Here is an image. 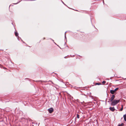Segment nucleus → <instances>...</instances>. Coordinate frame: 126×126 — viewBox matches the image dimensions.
Returning <instances> with one entry per match:
<instances>
[{"mask_svg": "<svg viewBox=\"0 0 126 126\" xmlns=\"http://www.w3.org/2000/svg\"><path fill=\"white\" fill-rule=\"evenodd\" d=\"M111 101V105L112 106H114L119 102L120 100L114 99L112 101Z\"/></svg>", "mask_w": 126, "mask_h": 126, "instance_id": "f257e3e1", "label": "nucleus"}, {"mask_svg": "<svg viewBox=\"0 0 126 126\" xmlns=\"http://www.w3.org/2000/svg\"><path fill=\"white\" fill-rule=\"evenodd\" d=\"M49 112L50 113H52L53 111V109L52 108H50L48 110Z\"/></svg>", "mask_w": 126, "mask_h": 126, "instance_id": "f03ea898", "label": "nucleus"}, {"mask_svg": "<svg viewBox=\"0 0 126 126\" xmlns=\"http://www.w3.org/2000/svg\"><path fill=\"white\" fill-rule=\"evenodd\" d=\"M109 109L112 112L114 111L115 110L114 107H110L109 108Z\"/></svg>", "mask_w": 126, "mask_h": 126, "instance_id": "7ed1b4c3", "label": "nucleus"}, {"mask_svg": "<svg viewBox=\"0 0 126 126\" xmlns=\"http://www.w3.org/2000/svg\"><path fill=\"white\" fill-rule=\"evenodd\" d=\"M115 97V96L114 95H112L111 96L110 99V101H112L114 100V99Z\"/></svg>", "mask_w": 126, "mask_h": 126, "instance_id": "20e7f679", "label": "nucleus"}, {"mask_svg": "<svg viewBox=\"0 0 126 126\" xmlns=\"http://www.w3.org/2000/svg\"><path fill=\"white\" fill-rule=\"evenodd\" d=\"M115 92L114 90H111L110 91V93L112 94H114Z\"/></svg>", "mask_w": 126, "mask_h": 126, "instance_id": "39448f33", "label": "nucleus"}, {"mask_svg": "<svg viewBox=\"0 0 126 126\" xmlns=\"http://www.w3.org/2000/svg\"><path fill=\"white\" fill-rule=\"evenodd\" d=\"M123 117L124 120L126 122V115L125 114L124 115Z\"/></svg>", "mask_w": 126, "mask_h": 126, "instance_id": "423d86ee", "label": "nucleus"}, {"mask_svg": "<svg viewBox=\"0 0 126 126\" xmlns=\"http://www.w3.org/2000/svg\"><path fill=\"white\" fill-rule=\"evenodd\" d=\"M15 35L16 36H18V33L16 32H15Z\"/></svg>", "mask_w": 126, "mask_h": 126, "instance_id": "0eeeda50", "label": "nucleus"}, {"mask_svg": "<svg viewBox=\"0 0 126 126\" xmlns=\"http://www.w3.org/2000/svg\"><path fill=\"white\" fill-rule=\"evenodd\" d=\"M124 125V124H123V123H122L121 124H119V125H118L117 126H122L123 125Z\"/></svg>", "mask_w": 126, "mask_h": 126, "instance_id": "6e6552de", "label": "nucleus"}, {"mask_svg": "<svg viewBox=\"0 0 126 126\" xmlns=\"http://www.w3.org/2000/svg\"><path fill=\"white\" fill-rule=\"evenodd\" d=\"M119 89V88H116L114 90V91H115V92L116 91H117V90H118Z\"/></svg>", "mask_w": 126, "mask_h": 126, "instance_id": "1a4fd4ad", "label": "nucleus"}, {"mask_svg": "<svg viewBox=\"0 0 126 126\" xmlns=\"http://www.w3.org/2000/svg\"><path fill=\"white\" fill-rule=\"evenodd\" d=\"M121 106H122V108H121V109H120V110L121 111H122L123 110V105H121Z\"/></svg>", "mask_w": 126, "mask_h": 126, "instance_id": "9d476101", "label": "nucleus"}, {"mask_svg": "<svg viewBox=\"0 0 126 126\" xmlns=\"http://www.w3.org/2000/svg\"><path fill=\"white\" fill-rule=\"evenodd\" d=\"M79 114H77V117L78 118H79Z\"/></svg>", "mask_w": 126, "mask_h": 126, "instance_id": "9b49d317", "label": "nucleus"}, {"mask_svg": "<svg viewBox=\"0 0 126 126\" xmlns=\"http://www.w3.org/2000/svg\"><path fill=\"white\" fill-rule=\"evenodd\" d=\"M101 84L100 83H96V85H99Z\"/></svg>", "mask_w": 126, "mask_h": 126, "instance_id": "f8f14e48", "label": "nucleus"}, {"mask_svg": "<svg viewBox=\"0 0 126 126\" xmlns=\"http://www.w3.org/2000/svg\"><path fill=\"white\" fill-rule=\"evenodd\" d=\"M106 82L105 81H103L102 82V83L103 84H105Z\"/></svg>", "mask_w": 126, "mask_h": 126, "instance_id": "ddd939ff", "label": "nucleus"}, {"mask_svg": "<svg viewBox=\"0 0 126 126\" xmlns=\"http://www.w3.org/2000/svg\"><path fill=\"white\" fill-rule=\"evenodd\" d=\"M64 37H65V38L66 39V36H64ZM66 41H67V40H66Z\"/></svg>", "mask_w": 126, "mask_h": 126, "instance_id": "4468645a", "label": "nucleus"}, {"mask_svg": "<svg viewBox=\"0 0 126 126\" xmlns=\"http://www.w3.org/2000/svg\"><path fill=\"white\" fill-rule=\"evenodd\" d=\"M66 32L65 33H64V36H66Z\"/></svg>", "mask_w": 126, "mask_h": 126, "instance_id": "2eb2a0df", "label": "nucleus"}, {"mask_svg": "<svg viewBox=\"0 0 126 126\" xmlns=\"http://www.w3.org/2000/svg\"><path fill=\"white\" fill-rule=\"evenodd\" d=\"M62 2L63 4H64V5H66L62 1H61Z\"/></svg>", "mask_w": 126, "mask_h": 126, "instance_id": "dca6fc26", "label": "nucleus"}, {"mask_svg": "<svg viewBox=\"0 0 126 126\" xmlns=\"http://www.w3.org/2000/svg\"><path fill=\"white\" fill-rule=\"evenodd\" d=\"M103 3H104V1L103 0Z\"/></svg>", "mask_w": 126, "mask_h": 126, "instance_id": "f3484780", "label": "nucleus"}, {"mask_svg": "<svg viewBox=\"0 0 126 126\" xmlns=\"http://www.w3.org/2000/svg\"><path fill=\"white\" fill-rule=\"evenodd\" d=\"M54 43L56 44H56L55 42H54Z\"/></svg>", "mask_w": 126, "mask_h": 126, "instance_id": "a211bd4d", "label": "nucleus"}, {"mask_svg": "<svg viewBox=\"0 0 126 126\" xmlns=\"http://www.w3.org/2000/svg\"><path fill=\"white\" fill-rule=\"evenodd\" d=\"M66 56L65 57H64V58H66Z\"/></svg>", "mask_w": 126, "mask_h": 126, "instance_id": "6ab92c4d", "label": "nucleus"}, {"mask_svg": "<svg viewBox=\"0 0 126 126\" xmlns=\"http://www.w3.org/2000/svg\"><path fill=\"white\" fill-rule=\"evenodd\" d=\"M52 40L53 41H54V40H52Z\"/></svg>", "mask_w": 126, "mask_h": 126, "instance_id": "aec40b11", "label": "nucleus"}, {"mask_svg": "<svg viewBox=\"0 0 126 126\" xmlns=\"http://www.w3.org/2000/svg\"><path fill=\"white\" fill-rule=\"evenodd\" d=\"M65 44H66V43L65 42Z\"/></svg>", "mask_w": 126, "mask_h": 126, "instance_id": "412c9836", "label": "nucleus"}, {"mask_svg": "<svg viewBox=\"0 0 126 126\" xmlns=\"http://www.w3.org/2000/svg\"><path fill=\"white\" fill-rule=\"evenodd\" d=\"M45 38H44V39H45Z\"/></svg>", "mask_w": 126, "mask_h": 126, "instance_id": "4be33fe9", "label": "nucleus"}]
</instances>
